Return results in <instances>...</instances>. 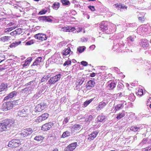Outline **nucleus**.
<instances>
[{
    "label": "nucleus",
    "instance_id": "obj_1",
    "mask_svg": "<svg viewBox=\"0 0 151 151\" xmlns=\"http://www.w3.org/2000/svg\"><path fill=\"white\" fill-rule=\"evenodd\" d=\"M32 129L27 128L22 130V132L17 134L19 137L21 138H23L25 137H28L33 132Z\"/></svg>",
    "mask_w": 151,
    "mask_h": 151
},
{
    "label": "nucleus",
    "instance_id": "obj_2",
    "mask_svg": "<svg viewBox=\"0 0 151 151\" xmlns=\"http://www.w3.org/2000/svg\"><path fill=\"white\" fill-rule=\"evenodd\" d=\"M9 121H7V119H4L0 123V132H2L6 130H9V125L8 123Z\"/></svg>",
    "mask_w": 151,
    "mask_h": 151
},
{
    "label": "nucleus",
    "instance_id": "obj_3",
    "mask_svg": "<svg viewBox=\"0 0 151 151\" xmlns=\"http://www.w3.org/2000/svg\"><path fill=\"white\" fill-rule=\"evenodd\" d=\"M14 106L12 101H6L4 102L2 106V109L4 111H6L12 109Z\"/></svg>",
    "mask_w": 151,
    "mask_h": 151
},
{
    "label": "nucleus",
    "instance_id": "obj_4",
    "mask_svg": "<svg viewBox=\"0 0 151 151\" xmlns=\"http://www.w3.org/2000/svg\"><path fill=\"white\" fill-rule=\"evenodd\" d=\"M21 144L20 139H13L9 142L8 146L12 148L16 147L21 145Z\"/></svg>",
    "mask_w": 151,
    "mask_h": 151
},
{
    "label": "nucleus",
    "instance_id": "obj_5",
    "mask_svg": "<svg viewBox=\"0 0 151 151\" xmlns=\"http://www.w3.org/2000/svg\"><path fill=\"white\" fill-rule=\"evenodd\" d=\"M100 29L103 32H105L106 34L109 33V30L108 29V27L107 22L103 21L100 24Z\"/></svg>",
    "mask_w": 151,
    "mask_h": 151
},
{
    "label": "nucleus",
    "instance_id": "obj_6",
    "mask_svg": "<svg viewBox=\"0 0 151 151\" xmlns=\"http://www.w3.org/2000/svg\"><path fill=\"white\" fill-rule=\"evenodd\" d=\"M46 103L42 102L37 105L35 108V111L33 112V114L35 112H41L42 110L47 107Z\"/></svg>",
    "mask_w": 151,
    "mask_h": 151
},
{
    "label": "nucleus",
    "instance_id": "obj_7",
    "mask_svg": "<svg viewBox=\"0 0 151 151\" xmlns=\"http://www.w3.org/2000/svg\"><path fill=\"white\" fill-rule=\"evenodd\" d=\"M7 121H8L9 124V129H11L13 130H16L17 128V126L18 124L17 123L15 122L14 119H7Z\"/></svg>",
    "mask_w": 151,
    "mask_h": 151
},
{
    "label": "nucleus",
    "instance_id": "obj_8",
    "mask_svg": "<svg viewBox=\"0 0 151 151\" xmlns=\"http://www.w3.org/2000/svg\"><path fill=\"white\" fill-rule=\"evenodd\" d=\"M77 146L76 142L72 143L66 147L64 149V151H73Z\"/></svg>",
    "mask_w": 151,
    "mask_h": 151
},
{
    "label": "nucleus",
    "instance_id": "obj_9",
    "mask_svg": "<svg viewBox=\"0 0 151 151\" xmlns=\"http://www.w3.org/2000/svg\"><path fill=\"white\" fill-rule=\"evenodd\" d=\"M54 124L52 122H50L46 123L43 125L42 127V129L43 131H47L50 129L54 126Z\"/></svg>",
    "mask_w": 151,
    "mask_h": 151
},
{
    "label": "nucleus",
    "instance_id": "obj_10",
    "mask_svg": "<svg viewBox=\"0 0 151 151\" xmlns=\"http://www.w3.org/2000/svg\"><path fill=\"white\" fill-rule=\"evenodd\" d=\"M17 92L16 91H13L9 93V95L6 96L4 99L3 101H7L9 100H11V99L14 97L16 96Z\"/></svg>",
    "mask_w": 151,
    "mask_h": 151
},
{
    "label": "nucleus",
    "instance_id": "obj_11",
    "mask_svg": "<svg viewBox=\"0 0 151 151\" xmlns=\"http://www.w3.org/2000/svg\"><path fill=\"white\" fill-rule=\"evenodd\" d=\"M35 38L42 41L45 40L47 39L46 35L43 34L39 33L35 35Z\"/></svg>",
    "mask_w": 151,
    "mask_h": 151
},
{
    "label": "nucleus",
    "instance_id": "obj_12",
    "mask_svg": "<svg viewBox=\"0 0 151 151\" xmlns=\"http://www.w3.org/2000/svg\"><path fill=\"white\" fill-rule=\"evenodd\" d=\"M49 116V114L46 113L42 114L41 116L38 117L37 120L39 122H40L42 121L45 120L47 119Z\"/></svg>",
    "mask_w": 151,
    "mask_h": 151
},
{
    "label": "nucleus",
    "instance_id": "obj_13",
    "mask_svg": "<svg viewBox=\"0 0 151 151\" xmlns=\"http://www.w3.org/2000/svg\"><path fill=\"white\" fill-rule=\"evenodd\" d=\"M95 84V83L94 81L90 80L86 84V88L88 89H90L94 87Z\"/></svg>",
    "mask_w": 151,
    "mask_h": 151
},
{
    "label": "nucleus",
    "instance_id": "obj_14",
    "mask_svg": "<svg viewBox=\"0 0 151 151\" xmlns=\"http://www.w3.org/2000/svg\"><path fill=\"white\" fill-rule=\"evenodd\" d=\"M140 45L144 48H145L148 46V41L146 39H143L140 42Z\"/></svg>",
    "mask_w": 151,
    "mask_h": 151
},
{
    "label": "nucleus",
    "instance_id": "obj_15",
    "mask_svg": "<svg viewBox=\"0 0 151 151\" xmlns=\"http://www.w3.org/2000/svg\"><path fill=\"white\" fill-rule=\"evenodd\" d=\"M106 104L104 102L102 101L99 103L98 106L96 108L97 110H101L103 109L106 105Z\"/></svg>",
    "mask_w": 151,
    "mask_h": 151
},
{
    "label": "nucleus",
    "instance_id": "obj_16",
    "mask_svg": "<svg viewBox=\"0 0 151 151\" xmlns=\"http://www.w3.org/2000/svg\"><path fill=\"white\" fill-rule=\"evenodd\" d=\"M42 59V58L41 57H37L35 59V61L34 62L32 66L37 65H39L40 63L41 62Z\"/></svg>",
    "mask_w": 151,
    "mask_h": 151
},
{
    "label": "nucleus",
    "instance_id": "obj_17",
    "mask_svg": "<svg viewBox=\"0 0 151 151\" xmlns=\"http://www.w3.org/2000/svg\"><path fill=\"white\" fill-rule=\"evenodd\" d=\"M27 111L23 109L18 112V115L21 116H25L26 115Z\"/></svg>",
    "mask_w": 151,
    "mask_h": 151
},
{
    "label": "nucleus",
    "instance_id": "obj_18",
    "mask_svg": "<svg viewBox=\"0 0 151 151\" xmlns=\"http://www.w3.org/2000/svg\"><path fill=\"white\" fill-rule=\"evenodd\" d=\"M98 132H99L97 131H95L92 132L88 135L89 137L88 139H89L90 138L91 140H93L96 137Z\"/></svg>",
    "mask_w": 151,
    "mask_h": 151
},
{
    "label": "nucleus",
    "instance_id": "obj_19",
    "mask_svg": "<svg viewBox=\"0 0 151 151\" xmlns=\"http://www.w3.org/2000/svg\"><path fill=\"white\" fill-rule=\"evenodd\" d=\"M71 133L68 131H66L64 132L61 137V138H64L68 137L71 136Z\"/></svg>",
    "mask_w": 151,
    "mask_h": 151
},
{
    "label": "nucleus",
    "instance_id": "obj_20",
    "mask_svg": "<svg viewBox=\"0 0 151 151\" xmlns=\"http://www.w3.org/2000/svg\"><path fill=\"white\" fill-rule=\"evenodd\" d=\"M106 118V116L102 115H99L98 116L97 121L98 122H101L104 121H105V119Z\"/></svg>",
    "mask_w": 151,
    "mask_h": 151
},
{
    "label": "nucleus",
    "instance_id": "obj_21",
    "mask_svg": "<svg viewBox=\"0 0 151 151\" xmlns=\"http://www.w3.org/2000/svg\"><path fill=\"white\" fill-rule=\"evenodd\" d=\"M63 31L65 32H72L74 31L75 29L74 27H65L63 28Z\"/></svg>",
    "mask_w": 151,
    "mask_h": 151
},
{
    "label": "nucleus",
    "instance_id": "obj_22",
    "mask_svg": "<svg viewBox=\"0 0 151 151\" xmlns=\"http://www.w3.org/2000/svg\"><path fill=\"white\" fill-rule=\"evenodd\" d=\"M51 77L50 75H48L47 76H45L43 77L40 80V83L44 82L47 81L48 79Z\"/></svg>",
    "mask_w": 151,
    "mask_h": 151
},
{
    "label": "nucleus",
    "instance_id": "obj_23",
    "mask_svg": "<svg viewBox=\"0 0 151 151\" xmlns=\"http://www.w3.org/2000/svg\"><path fill=\"white\" fill-rule=\"evenodd\" d=\"M116 86V84L114 82H111L109 84H108L107 86L108 88L110 90L113 89Z\"/></svg>",
    "mask_w": 151,
    "mask_h": 151
},
{
    "label": "nucleus",
    "instance_id": "obj_24",
    "mask_svg": "<svg viewBox=\"0 0 151 151\" xmlns=\"http://www.w3.org/2000/svg\"><path fill=\"white\" fill-rule=\"evenodd\" d=\"M70 52L71 50L70 48L68 47L67 48L63 50V55H67L70 53Z\"/></svg>",
    "mask_w": 151,
    "mask_h": 151
},
{
    "label": "nucleus",
    "instance_id": "obj_25",
    "mask_svg": "<svg viewBox=\"0 0 151 151\" xmlns=\"http://www.w3.org/2000/svg\"><path fill=\"white\" fill-rule=\"evenodd\" d=\"M85 80V78L83 77H82L79 79L77 80V83H78V84H77V86H80L84 82Z\"/></svg>",
    "mask_w": 151,
    "mask_h": 151
},
{
    "label": "nucleus",
    "instance_id": "obj_26",
    "mask_svg": "<svg viewBox=\"0 0 151 151\" xmlns=\"http://www.w3.org/2000/svg\"><path fill=\"white\" fill-rule=\"evenodd\" d=\"M130 130L132 131H139L140 130V128L139 127H137L136 126H134L131 127L130 128Z\"/></svg>",
    "mask_w": 151,
    "mask_h": 151
},
{
    "label": "nucleus",
    "instance_id": "obj_27",
    "mask_svg": "<svg viewBox=\"0 0 151 151\" xmlns=\"http://www.w3.org/2000/svg\"><path fill=\"white\" fill-rule=\"evenodd\" d=\"M94 98H92L89 100L86 101L84 102L83 104V106L84 107H86L88 105H89L92 101L94 100Z\"/></svg>",
    "mask_w": 151,
    "mask_h": 151
},
{
    "label": "nucleus",
    "instance_id": "obj_28",
    "mask_svg": "<svg viewBox=\"0 0 151 151\" xmlns=\"http://www.w3.org/2000/svg\"><path fill=\"white\" fill-rule=\"evenodd\" d=\"M123 107L124 105L123 103L118 104L115 106L114 109L116 111H118L123 108Z\"/></svg>",
    "mask_w": 151,
    "mask_h": 151
},
{
    "label": "nucleus",
    "instance_id": "obj_29",
    "mask_svg": "<svg viewBox=\"0 0 151 151\" xmlns=\"http://www.w3.org/2000/svg\"><path fill=\"white\" fill-rule=\"evenodd\" d=\"M7 87V85L4 83H2L0 85V92L4 90Z\"/></svg>",
    "mask_w": 151,
    "mask_h": 151
},
{
    "label": "nucleus",
    "instance_id": "obj_30",
    "mask_svg": "<svg viewBox=\"0 0 151 151\" xmlns=\"http://www.w3.org/2000/svg\"><path fill=\"white\" fill-rule=\"evenodd\" d=\"M60 4L59 2H55L54 3L52 6L53 9L55 10H57L60 7Z\"/></svg>",
    "mask_w": 151,
    "mask_h": 151
},
{
    "label": "nucleus",
    "instance_id": "obj_31",
    "mask_svg": "<svg viewBox=\"0 0 151 151\" xmlns=\"http://www.w3.org/2000/svg\"><path fill=\"white\" fill-rule=\"evenodd\" d=\"M31 88L30 87H27L22 90V91L24 93H30L31 92Z\"/></svg>",
    "mask_w": 151,
    "mask_h": 151
},
{
    "label": "nucleus",
    "instance_id": "obj_32",
    "mask_svg": "<svg viewBox=\"0 0 151 151\" xmlns=\"http://www.w3.org/2000/svg\"><path fill=\"white\" fill-rule=\"evenodd\" d=\"M86 48L85 46H79L77 48V51L79 53H81L84 51Z\"/></svg>",
    "mask_w": 151,
    "mask_h": 151
},
{
    "label": "nucleus",
    "instance_id": "obj_33",
    "mask_svg": "<svg viewBox=\"0 0 151 151\" xmlns=\"http://www.w3.org/2000/svg\"><path fill=\"white\" fill-rule=\"evenodd\" d=\"M53 77L55 83L60 79L61 77V75L60 74H59Z\"/></svg>",
    "mask_w": 151,
    "mask_h": 151
},
{
    "label": "nucleus",
    "instance_id": "obj_34",
    "mask_svg": "<svg viewBox=\"0 0 151 151\" xmlns=\"http://www.w3.org/2000/svg\"><path fill=\"white\" fill-rule=\"evenodd\" d=\"M46 17H47L45 16H39L38 17L37 19L40 22H45V19Z\"/></svg>",
    "mask_w": 151,
    "mask_h": 151
},
{
    "label": "nucleus",
    "instance_id": "obj_35",
    "mask_svg": "<svg viewBox=\"0 0 151 151\" xmlns=\"http://www.w3.org/2000/svg\"><path fill=\"white\" fill-rule=\"evenodd\" d=\"M60 2L63 6H67L70 5V3L68 0H61Z\"/></svg>",
    "mask_w": 151,
    "mask_h": 151
},
{
    "label": "nucleus",
    "instance_id": "obj_36",
    "mask_svg": "<svg viewBox=\"0 0 151 151\" xmlns=\"http://www.w3.org/2000/svg\"><path fill=\"white\" fill-rule=\"evenodd\" d=\"M93 119V116L92 115H89L86 116L85 121L86 122H89Z\"/></svg>",
    "mask_w": 151,
    "mask_h": 151
},
{
    "label": "nucleus",
    "instance_id": "obj_37",
    "mask_svg": "<svg viewBox=\"0 0 151 151\" xmlns=\"http://www.w3.org/2000/svg\"><path fill=\"white\" fill-rule=\"evenodd\" d=\"M81 126L79 124H75L72 127V128L76 130H78L81 128Z\"/></svg>",
    "mask_w": 151,
    "mask_h": 151
},
{
    "label": "nucleus",
    "instance_id": "obj_38",
    "mask_svg": "<svg viewBox=\"0 0 151 151\" xmlns=\"http://www.w3.org/2000/svg\"><path fill=\"white\" fill-rule=\"evenodd\" d=\"M48 83L50 85L54 84L55 82L53 77L50 78L49 80L48 81Z\"/></svg>",
    "mask_w": 151,
    "mask_h": 151
},
{
    "label": "nucleus",
    "instance_id": "obj_39",
    "mask_svg": "<svg viewBox=\"0 0 151 151\" xmlns=\"http://www.w3.org/2000/svg\"><path fill=\"white\" fill-rule=\"evenodd\" d=\"M125 116V114L124 113H122L118 114L116 118L118 119H120Z\"/></svg>",
    "mask_w": 151,
    "mask_h": 151
},
{
    "label": "nucleus",
    "instance_id": "obj_40",
    "mask_svg": "<svg viewBox=\"0 0 151 151\" xmlns=\"http://www.w3.org/2000/svg\"><path fill=\"white\" fill-rule=\"evenodd\" d=\"M137 94L141 96L143 94V92L142 89H139L138 91L136 93Z\"/></svg>",
    "mask_w": 151,
    "mask_h": 151
},
{
    "label": "nucleus",
    "instance_id": "obj_41",
    "mask_svg": "<svg viewBox=\"0 0 151 151\" xmlns=\"http://www.w3.org/2000/svg\"><path fill=\"white\" fill-rule=\"evenodd\" d=\"M47 11V10L43 9L40 11L38 13V15H42L45 14Z\"/></svg>",
    "mask_w": 151,
    "mask_h": 151
},
{
    "label": "nucleus",
    "instance_id": "obj_42",
    "mask_svg": "<svg viewBox=\"0 0 151 151\" xmlns=\"http://www.w3.org/2000/svg\"><path fill=\"white\" fill-rule=\"evenodd\" d=\"M46 17L45 19V22H52L53 20L52 19L50 18V17H51V16H46Z\"/></svg>",
    "mask_w": 151,
    "mask_h": 151
},
{
    "label": "nucleus",
    "instance_id": "obj_43",
    "mask_svg": "<svg viewBox=\"0 0 151 151\" xmlns=\"http://www.w3.org/2000/svg\"><path fill=\"white\" fill-rule=\"evenodd\" d=\"M34 40H33L29 41L26 42L25 45H30L34 43Z\"/></svg>",
    "mask_w": 151,
    "mask_h": 151
},
{
    "label": "nucleus",
    "instance_id": "obj_44",
    "mask_svg": "<svg viewBox=\"0 0 151 151\" xmlns=\"http://www.w3.org/2000/svg\"><path fill=\"white\" fill-rule=\"evenodd\" d=\"M12 103L13 104V106L14 107L15 106L18 105L19 103V100H17L16 101H12Z\"/></svg>",
    "mask_w": 151,
    "mask_h": 151
},
{
    "label": "nucleus",
    "instance_id": "obj_45",
    "mask_svg": "<svg viewBox=\"0 0 151 151\" xmlns=\"http://www.w3.org/2000/svg\"><path fill=\"white\" fill-rule=\"evenodd\" d=\"M71 60L66 61L63 64V66H65L66 65H71Z\"/></svg>",
    "mask_w": 151,
    "mask_h": 151
},
{
    "label": "nucleus",
    "instance_id": "obj_46",
    "mask_svg": "<svg viewBox=\"0 0 151 151\" xmlns=\"http://www.w3.org/2000/svg\"><path fill=\"white\" fill-rule=\"evenodd\" d=\"M34 139L39 141L42 139V137L36 136L35 137Z\"/></svg>",
    "mask_w": 151,
    "mask_h": 151
},
{
    "label": "nucleus",
    "instance_id": "obj_47",
    "mask_svg": "<svg viewBox=\"0 0 151 151\" xmlns=\"http://www.w3.org/2000/svg\"><path fill=\"white\" fill-rule=\"evenodd\" d=\"M16 32L17 33V34L18 35H19L22 33V29L21 28H19L17 29L16 30Z\"/></svg>",
    "mask_w": 151,
    "mask_h": 151
},
{
    "label": "nucleus",
    "instance_id": "obj_48",
    "mask_svg": "<svg viewBox=\"0 0 151 151\" xmlns=\"http://www.w3.org/2000/svg\"><path fill=\"white\" fill-rule=\"evenodd\" d=\"M81 64L84 66H86L88 65V63L84 61H83L81 62Z\"/></svg>",
    "mask_w": 151,
    "mask_h": 151
},
{
    "label": "nucleus",
    "instance_id": "obj_49",
    "mask_svg": "<svg viewBox=\"0 0 151 151\" xmlns=\"http://www.w3.org/2000/svg\"><path fill=\"white\" fill-rule=\"evenodd\" d=\"M69 118L68 117H67L65 118L64 121L63 122V124H66L68 122V120H69Z\"/></svg>",
    "mask_w": 151,
    "mask_h": 151
},
{
    "label": "nucleus",
    "instance_id": "obj_50",
    "mask_svg": "<svg viewBox=\"0 0 151 151\" xmlns=\"http://www.w3.org/2000/svg\"><path fill=\"white\" fill-rule=\"evenodd\" d=\"M39 94H37V93L35 94L32 97L33 99L35 100L37 99L39 96Z\"/></svg>",
    "mask_w": 151,
    "mask_h": 151
},
{
    "label": "nucleus",
    "instance_id": "obj_51",
    "mask_svg": "<svg viewBox=\"0 0 151 151\" xmlns=\"http://www.w3.org/2000/svg\"><path fill=\"white\" fill-rule=\"evenodd\" d=\"M132 61L135 64H137L139 62V60L137 59H132Z\"/></svg>",
    "mask_w": 151,
    "mask_h": 151
},
{
    "label": "nucleus",
    "instance_id": "obj_52",
    "mask_svg": "<svg viewBox=\"0 0 151 151\" xmlns=\"http://www.w3.org/2000/svg\"><path fill=\"white\" fill-rule=\"evenodd\" d=\"M89 8L92 11H94L95 10L94 6H93L89 5L88 6Z\"/></svg>",
    "mask_w": 151,
    "mask_h": 151
},
{
    "label": "nucleus",
    "instance_id": "obj_53",
    "mask_svg": "<svg viewBox=\"0 0 151 151\" xmlns=\"http://www.w3.org/2000/svg\"><path fill=\"white\" fill-rule=\"evenodd\" d=\"M9 37L8 36H4L3 37L1 38V40H2L3 41H5L6 40H7L9 39Z\"/></svg>",
    "mask_w": 151,
    "mask_h": 151
},
{
    "label": "nucleus",
    "instance_id": "obj_54",
    "mask_svg": "<svg viewBox=\"0 0 151 151\" xmlns=\"http://www.w3.org/2000/svg\"><path fill=\"white\" fill-rule=\"evenodd\" d=\"M15 28L14 27L7 28L6 29H5V30H6L5 32H7L11 31L12 30H13V29H14Z\"/></svg>",
    "mask_w": 151,
    "mask_h": 151
},
{
    "label": "nucleus",
    "instance_id": "obj_55",
    "mask_svg": "<svg viewBox=\"0 0 151 151\" xmlns=\"http://www.w3.org/2000/svg\"><path fill=\"white\" fill-rule=\"evenodd\" d=\"M32 60V58L31 57H29L28 58L25 60L27 62H28L29 64Z\"/></svg>",
    "mask_w": 151,
    "mask_h": 151
},
{
    "label": "nucleus",
    "instance_id": "obj_56",
    "mask_svg": "<svg viewBox=\"0 0 151 151\" xmlns=\"http://www.w3.org/2000/svg\"><path fill=\"white\" fill-rule=\"evenodd\" d=\"M128 40H130L132 42H133L134 40V37L132 36H130L128 37L127 38Z\"/></svg>",
    "mask_w": 151,
    "mask_h": 151
},
{
    "label": "nucleus",
    "instance_id": "obj_57",
    "mask_svg": "<svg viewBox=\"0 0 151 151\" xmlns=\"http://www.w3.org/2000/svg\"><path fill=\"white\" fill-rule=\"evenodd\" d=\"M124 86H121L120 85H119L118 86V91L121 90V89H123Z\"/></svg>",
    "mask_w": 151,
    "mask_h": 151
},
{
    "label": "nucleus",
    "instance_id": "obj_58",
    "mask_svg": "<svg viewBox=\"0 0 151 151\" xmlns=\"http://www.w3.org/2000/svg\"><path fill=\"white\" fill-rule=\"evenodd\" d=\"M84 118L85 117L84 116H82L81 115V116H78L77 117V119H78L79 120H81L82 119H84Z\"/></svg>",
    "mask_w": 151,
    "mask_h": 151
},
{
    "label": "nucleus",
    "instance_id": "obj_59",
    "mask_svg": "<svg viewBox=\"0 0 151 151\" xmlns=\"http://www.w3.org/2000/svg\"><path fill=\"white\" fill-rule=\"evenodd\" d=\"M15 47H16V45L14 42L12 43L9 46V47L11 48Z\"/></svg>",
    "mask_w": 151,
    "mask_h": 151
},
{
    "label": "nucleus",
    "instance_id": "obj_60",
    "mask_svg": "<svg viewBox=\"0 0 151 151\" xmlns=\"http://www.w3.org/2000/svg\"><path fill=\"white\" fill-rule=\"evenodd\" d=\"M88 40V39L87 38H83L81 39V41L82 42H87Z\"/></svg>",
    "mask_w": 151,
    "mask_h": 151
},
{
    "label": "nucleus",
    "instance_id": "obj_61",
    "mask_svg": "<svg viewBox=\"0 0 151 151\" xmlns=\"http://www.w3.org/2000/svg\"><path fill=\"white\" fill-rule=\"evenodd\" d=\"M139 19L140 21H144V17H139Z\"/></svg>",
    "mask_w": 151,
    "mask_h": 151
},
{
    "label": "nucleus",
    "instance_id": "obj_62",
    "mask_svg": "<svg viewBox=\"0 0 151 151\" xmlns=\"http://www.w3.org/2000/svg\"><path fill=\"white\" fill-rule=\"evenodd\" d=\"M21 41H19V42H14L16 45V46H18V45L20 44L21 43Z\"/></svg>",
    "mask_w": 151,
    "mask_h": 151
},
{
    "label": "nucleus",
    "instance_id": "obj_63",
    "mask_svg": "<svg viewBox=\"0 0 151 151\" xmlns=\"http://www.w3.org/2000/svg\"><path fill=\"white\" fill-rule=\"evenodd\" d=\"M29 64L28 63V62H27L26 61L24 63L23 65V67H25L27 66Z\"/></svg>",
    "mask_w": 151,
    "mask_h": 151
},
{
    "label": "nucleus",
    "instance_id": "obj_64",
    "mask_svg": "<svg viewBox=\"0 0 151 151\" xmlns=\"http://www.w3.org/2000/svg\"><path fill=\"white\" fill-rule=\"evenodd\" d=\"M151 149V147H147L145 148V151H147L150 150Z\"/></svg>",
    "mask_w": 151,
    "mask_h": 151
}]
</instances>
